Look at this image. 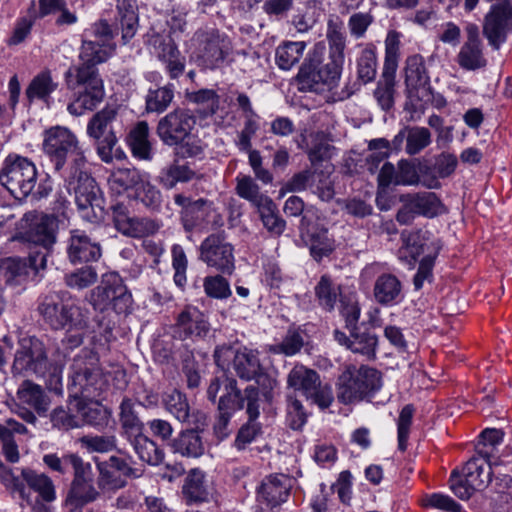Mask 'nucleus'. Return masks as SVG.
<instances>
[{"mask_svg": "<svg viewBox=\"0 0 512 512\" xmlns=\"http://www.w3.org/2000/svg\"><path fill=\"white\" fill-rule=\"evenodd\" d=\"M114 50L112 43L84 40L79 58L81 65L76 69V98L67 109L72 115H82L94 109L104 98V85L95 66L105 62Z\"/></svg>", "mask_w": 512, "mask_h": 512, "instance_id": "1", "label": "nucleus"}, {"mask_svg": "<svg viewBox=\"0 0 512 512\" xmlns=\"http://www.w3.org/2000/svg\"><path fill=\"white\" fill-rule=\"evenodd\" d=\"M196 118L189 111L175 109L162 117L156 133L168 146H177V154L183 158L202 154L203 145L195 135Z\"/></svg>", "mask_w": 512, "mask_h": 512, "instance_id": "2", "label": "nucleus"}, {"mask_svg": "<svg viewBox=\"0 0 512 512\" xmlns=\"http://www.w3.org/2000/svg\"><path fill=\"white\" fill-rule=\"evenodd\" d=\"M215 361L223 370L232 366L241 379H255L256 383L262 388L264 395H267L277 385L276 378L263 371L258 352L255 350L220 347L215 351Z\"/></svg>", "mask_w": 512, "mask_h": 512, "instance_id": "3", "label": "nucleus"}, {"mask_svg": "<svg viewBox=\"0 0 512 512\" xmlns=\"http://www.w3.org/2000/svg\"><path fill=\"white\" fill-rule=\"evenodd\" d=\"M403 245L399 249V259L413 268L417 258L423 255L417 274L414 277L416 289L422 288L424 282L431 277L434 259L439 250V245L427 232L415 231L404 233Z\"/></svg>", "mask_w": 512, "mask_h": 512, "instance_id": "4", "label": "nucleus"}, {"mask_svg": "<svg viewBox=\"0 0 512 512\" xmlns=\"http://www.w3.org/2000/svg\"><path fill=\"white\" fill-rule=\"evenodd\" d=\"M108 382V376L102 372L94 354L85 353L74 358L69 383L70 395L74 399L95 398Z\"/></svg>", "mask_w": 512, "mask_h": 512, "instance_id": "5", "label": "nucleus"}, {"mask_svg": "<svg viewBox=\"0 0 512 512\" xmlns=\"http://www.w3.org/2000/svg\"><path fill=\"white\" fill-rule=\"evenodd\" d=\"M0 182L15 198H25L36 186L37 168L27 157L9 154L2 164Z\"/></svg>", "mask_w": 512, "mask_h": 512, "instance_id": "6", "label": "nucleus"}, {"mask_svg": "<svg viewBox=\"0 0 512 512\" xmlns=\"http://www.w3.org/2000/svg\"><path fill=\"white\" fill-rule=\"evenodd\" d=\"M43 151L61 169L67 158H71L77 169H80L86 159L79 147L76 136L66 127L55 126L44 131Z\"/></svg>", "mask_w": 512, "mask_h": 512, "instance_id": "7", "label": "nucleus"}, {"mask_svg": "<svg viewBox=\"0 0 512 512\" xmlns=\"http://www.w3.org/2000/svg\"><path fill=\"white\" fill-rule=\"evenodd\" d=\"M381 387V377L377 370L362 366L348 367L339 377L338 399L344 404L363 400Z\"/></svg>", "mask_w": 512, "mask_h": 512, "instance_id": "8", "label": "nucleus"}, {"mask_svg": "<svg viewBox=\"0 0 512 512\" xmlns=\"http://www.w3.org/2000/svg\"><path fill=\"white\" fill-rule=\"evenodd\" d=\"M118 125V109L109 105L94 114L87 124V134L95 140L97 153L106 163L113 159L112 152L118 142Z\"/></svg>", "mask_w": 512, "mask_h": 512, "instance_id": "9", "label": "nucleus"}, {"mask_svg": "<svg viewBox=\"0 0 512 512\" xmlns=\"http://www.w3.org/2000/svg\"><path fill=\"white\" fill-rule=\"evenodd\" d=\"M67 189L75 195V201L83 219L97 222L103 219V199L94 179L80 170L67 182Z\"/></svg>", "mask_w": 512, "mask_h": 512, "instance_id": "10", "label": "nucleus"}, {"mask_svg": "<svg viewBox=\"0 0 512 512\" xmlns=\"http://www.w3.org/2000/svg\"><path fill=\"white\" fill-rule=\"evenodd\" d=\"M39 312L55 329L74 326L82 330L88 326L87 314L74 303L65 301L59 294L46 296L39 305Z\"/></svg>", "mask_w": 512, "mask_h": 512, "instance_id": "11", "label": "nucleus"}, {"mask_svg": "<svg viewBox=\"0 0 512 512\" xmlns=\"http://www.w3.org/2000/svg\"><path fill=\"white\" fill-rule=\"evenodd\" d=\"M89 302L95 310L101 312L112 309L117 313H125L131 306L132 297L117 274H108L91 292Z\"/></svg>", "mask_w": 512, "mask_h": 512, "instance_id": "12", "label": "nucleus"}, {"mask_svg": "<svg viewBox=\"0 0 512 512\" xmlns=\"http://www.w3.org/2000/svg\"><path fill=\"white\" fill-rule=\"evenodd\" d=\"M287 383L289 387L300 391L321 409L329 407L333 401L331 387L322 385L317 372L302 364L295 365L289 372Z\"/></svg>", "mask_w": 512, "mask_h": 512, "instance_id": "13", "label": "nucleus"}, {"mask_svg": "<svg viewBox=\"0 0 512 512\" xmlns=\"http://www.w3.org/2000/svg\"><path fill=\"white\" fill-rule=\"evenodd\" d=\"M49 368L44 344L35 337L22 338L13 361V374L45 376Z\"/></svg>", "mask_w": 512, "mask_h": 512, "instance_id": "14", "label": "nucleus"}, {"mask_svg": "<svg viewBox=\"0 0 512 512\" xmlns=\"http://www.w3.org/2000/svg\"><path fill=\"white\" fill-rule=\"evenodd\" d=\"M26 221L28 226L20 239L42 248L47 256L57 242L61 220L52 214L29 213L26 215Z\"/></svg>", "mask_w": 512, "mask_h": 512, "instance_id": "15", "label": "nucleus"}, {"mask_svg": "<svg viewBox=\"0 0 512 512\" xmlns=\"http://www.w3.org/2000/svg\"><path fill=\"white\" fill-rule=\"evenodd\" d=\"M400 33L389 31L385 39V60L383 67V82L378 85L374 95L383 109L393 105L395 74L400 57Z\"/></svg>", "mask_w": 512, "mask_h": 512, "instance_id": "16", "label": "nucleus"}, {"mask_svg": "<svg viewBox=\"0 0 512 512\" xmlns=\"http://www.w3.org/2000/svg\"><path fill=\"white\" fill-rule=\"evenodd\" d=\"M197 57L206 68L223 66L233 52L230 38L219 31L211 30L196 34Z\"/></svg>", "mask_w": 512, "mask_h": 512, "instance_id": "17", "label": "nucleus"}, {"mask_svg": "<svg viewBox=\"0 0 512 512\" xmlns=\"http://www.w3.org/2000/svg\"><path fill=\"white\" fill-rule=\"evenodd\" d=\"M96 466L99 472L97 484L103 492H115L126 485L128 478L140 476L123 457L111 456L108 460L97 461Z\"/></svg>", "mask_w": 512, "mask_h": 512, "instance_id": "18", "label": "nucleus"}, {"mask_svg": "<svg viewBox=\"0 0 512 512\" xmlns=\"http://www.w3.org/2000/svg\"><path fill=\"white\" fill-rule=\"evenodd\" d=\"M222 391L219 399L220 422L225 425L232 413L240 410L244 406V400L240 396L239 390L236 388V381L230 377H217L214 379L208 390V398L215 401L217 394Z\"/></svg>", "mask_w": 512, "mask_h": 512, "instance_id": "19", "label": "nucleus"}, {"mask_svg": "<svg viewBox=\"0 0 512 512\" xmlns=\"http://www.w3.org/2000/svg\"><path fill=\"white\" fill-rule=\"evenodd\" d=\"M200 258L208 266L230 273L234 268L232 246L218 235H210L201 244Z\"/></svg>", "mask_w": 512, "mask_h": 512, "instance_id": "20", "label": "nucleus"}, {"mask_svg": "<svg viewBox=\"0 0 512 512\" xmlns=\"http://www.w3.org/2000/svg\"><path fill=\"white\" fill-rule=\"evenodd\" d=\"M317 214L308 209L301 221V231L306 234L312 257L319 261L334 250V240L329 237L327 229L314 224Z\"/></svg>", "mask_w": 512, "mask_h": 512, "instance_id": "21", "label": "nucleus"}, {"mask_svg": "<svg viewBox=\"0 0 512 512\" xmlns=\"http://www.w3.org/2000/svg\"><path fill=\"white\" fill-rule=\"evenodd\" d=\"M512 27V6L499 4L491 8L485 18L483 33L489 43L498 48L504 42L508 30Z\"/></svg>", "mask_w": 512, "mask_h": 512, "instance_id": "22", "label": "nucleus"}, {"mask_svg": "<svg viewBox=\"0 0 512 512\" xmlns=\"http://www.w3.org/2000/svg\"><path fill=\"white\" fill-rule=\"evenodd\" d=\"M210 330L206 315L197 307L187 306L178 316L176 334L181 339H201Z\"/></svg>", "mask_w": 512, "mask_h": 512, "instance_id": "23", "label": "nucleus"}, {"mask_svg": "<svg viewBox=\"0 0 512 512\" xmlns=\"http://www.w3.org/2000/svg\"><path fill=\"white\" fill-rule=\"evenodd\" d=\"M292 486V479L284 474L267 476L260 484L257 499L268 507H275L285 502Z\"/></svg>", "mask_w": 512, "mask_h": 512, "instance_id": "24", "label": "nucleus"}, {"mask_svg": "<svg viewBox=\"0 0 512 512\" xmlns=\"http://www.w3.org/2000/svg\"><path fill=\"white\" fill-rule=\"evenodd\" d=\"M46 267V255H31L28 259L7 258L0 266V274H3L8 282L36 275L39 270Z\"/></svg>", "mask_w": 512, "mask_h": 512, "instance_id": "25", "label": "nucleus"}, {"mask_svg": "<svg viewBox=\"0 0 512 512\" xmlns=\"http://www.w3.org/2000/svg\"><path fill=\"white\" fill-rule=\"evenodd\" d=\"M430 78L420 55L407 58L405 63V84L410 97L420 98L427 92Z\"/></svg>", "mask_w": 512, "mask_h": 512, "instance_id": "26", "label": "nucleus"}, {"mask_svg": "<svg viewBox=\"0 0 512 512\" xmlns=\"http://www.w3.org/2000/svg\"><path fill=\"white\" fill-rule=\"evenodd\" d=\"M247 413L249 414V422L243 425L236 437L235 446L237 449H244L250 444L260 433V426L255 419L259 415V406L257 405L258 391L255 387L246 388Z\"/></svg>", "mask_w": 512, "mask_h": 512, "instance_id": "27", "label": "nucleus"}, {"mask_svg": "<svg viewBox=\"0 0 512 512\" xmlns=\"http://www.w3.org/2000/svg\"><path fill=\"white\" fill-rule=\"evenodd\" d=\"M101 255L100 247L85 232L73 230L68 244V256L71 262H89L97 260Z\"/></svg>", "mask_w": 512, "mask_h": 512, "instance_id": "28", "label": "nucleus"}, {"mask_svg": "<svg viewBox=\"0 0 512 512\" xmlns=\"http://www.w3.org/2000/svg\"><path fill=\"white\" fill-rule=\"evenodd\" d=\"M499 464L498 460H492L488 455L485 456L483 463L474 458L466 463L463 476L472 488L480 490L490 482L491 475L495 473Z\"/></svg>", "mask_w": 512, "mask_h": 512, "instance_id": "29", "label": "nucleus"}, {"mask_svg": "<svg viewBox=\"0 0 512 512\" xmlns=\"http://www.w3.org/2000/svg\"><path fill=\"white\" fill-rule=\"evenodd\" d=\"M58 82L50 70L36 74L25 89L29 102L42 101L49 104L51 95L57 90Z\"/></svg>", "mask_w": 512, "mask_h": 512, "instance_id": "30", "label": "nucleus"}, {"mask_svg": "<svg viewBox=\"0 0 512 512\" xmlns=\"http://www.w3.org/2000/svg\"><path fill=\"white\" fill-rule=\"evenodd\" d=\"M17 399L21 404L32 407L39 415L45 414L50 406V400L42 387L29 380L19 386Z\"/></svg>", "mask_w": 512, "mask_h": 512, "instance_id": "31", "label": "nucleus"}, {"mask_svg": "<svg viewBox=\"0 0 512 512\" xmlns=\"http://www.w3.org/2000/svg\"><path fill=\"white\" fill-rule=\"evenodd\" d=\"M174 453L184 457L197 458L204 453V444L201 436L195 430L181 432L171 443Z\"/></svg>", "mask_w": 512, "mask_h": 512, "instance_id": "32", "label": "nucleus"}, {"mask_svg": "<svg viewBox=\"0 0 512 512\" xmlns=\"http://www.w3.org/2000/svg\"><path fill=\"white\" fill-rule=\"evenodd\" d=\"M401 290V283L396 276L383 274L375 282L374 297L382 305H391L398 301Z\"/></svg>", "mask_w": 512, "mask_h": 512, "instance_id": "33", "label": "nucleus"}, {"mask_svg": "<svg viewBox=\"0 0 512 512\" xmlns=\"http://www.w3.org/2000/svg\"><path fill=\"white\" fill-rule=\"evenodd\" d=\"M306 43L303 41H288L279 45L275 52V61L282 70H290L303 56Z\"/></svg>", "mask_w": 512, "mask_h": 512, "instance_id": "34", "label": "nucleus"}, {"mask_svg": "<svg viewBox=\"0 0 512 512\" xmlns=\"http://www.w3.org/2000/svg\"><path fill=\"white\" fill-rule=\"evenodd\" d=\"M183 494L189 503H197L207 501L209 492L207 489L205 475L198 469L192 470L183 486Z\"/></svg>", "mask_w": 512, "mask_h": 512, "instance_id": "35", "label": "nucleus"}, {"mask_svg": "<svg viewBox=\"0 0 512 512\" xmlns=\"http://www.w3.org/2000/svg\"><path fill=\"white\" fill-rule=\"evenodd\" d=\"M149 126L147 122H139L130 132L129 145L135 157L141 160L151 159V144L148 140Z\"/></svg>", "mask_w": 512, "mask_h": 512, "instance_id": "36", "label": "nucleus"}, {"mask_svg": "<svg viewBox=\"0 0 512 512\" xmlns=\"http://www.w3.org/2000/svg\"><path fill=\"white\" fill-rule=\"evenodd\" d=\"M23 480L26 484L39 494L46 502L54 501L56 498L55 487L52 480L42 473H36L32 470L22 471Z\"/></svg>", "mask_w": 512, "mask_h": 512, "instance_id": "37", "label": "nucleus"}, {"mask_svg": "<svg viewBox=\"0 0 512 512\" xmlns=\"http://www.w3.org/2000/svg\"><path fill=\"white\" fill-rule=\"evenodd\" d=\"M143 176L136 169L116 168L109 177V185L113 191L120 194L129 189L135 190Z\"/></svg>", "mask_w": 512, "mask_h": 512, "instance_id": "38", "label": "nucleus"}, {"mask_svg": "<svg viewBox=\"0 0 512 512\" xmlns=\"http://www.w3.org/2000/svg\"><path fill=\"white\" fill-rule=\"evenodd\" d=\"M196 173L186 165L173 164L164 168L159 175V183L166 189L174 188L177 183L193 180Z\"/></svg>", "mask_w": 512, "mask_h": 512, "instance_id": "39", "label": "nucleus"}, {"mask_svg": "<svg viewBox=\"0 0 512 512\" xmlns=\"http://www.w3.org/2000/svg\"><path fill=\"white\" fill-rule=\"evenodd\" d=\"M457 62L465 70H476L486 64L481 45L465 42L457 55Z\"/></svg>", "mask_w": 512, "mask_h": 512, "instance_id": "40", "label": "nucleus"}, {"mask_svg": "<svg viewBox=\"0 0 512 512\" xmlns=\"http://www.w3.org/2000/svg\"><path fill=\"white\" fill-rule=\"evenodd\" d=\"M315 295L319 305L323 309L331 311L340 295V287L334 284L330 277L324 275L315 287Z\"/></svg>", "mask_w": 512, "mask_h": 512, "instance_id": "41", "label": "nucleus"}, {"mask_svg": "<svg viewBox=\"0 0 512 512\" xmlns=\"http://www.w3.org/2000/svg\"><path fill=\"white\" fill-rule=\"evenodd\" d=\"M98 491L92 482H83L80 484H72L66 505L71 508V512L89 502L94 501L98 497Z\"/></svg>", "mask_w": 512, "mask_h": 512, "instance_id": "42", "label": "nucleus"}, {"mask_svg": "<svg viewBox=\"0 0 512 512\" xmlns=\"http://www.w3.org/2000/svg\"><path fill=\"white\" fill-rule=\"evenodd\" d=\"M410 206L417 213L427 217L437 216L444 211L440 200L432 192L414 195L410 201Z\"/></svg>", "mask_w": 512, "mask_h": 512, "instance_id": "43", "label": "nucleus"}, {"mask_svg": "<svg viewBox=\"0 0 512 512\" xmlns=\"http://www.w3.org/2000/svg\"><path fill=\"white\" fill-rule=\"evenodd\" d=\"M78 414L81 416L85 424L99 426L106 420V415L97 401L93 398L75 399Z\"/></svg>", "mask_w": 512, "mask_h": 512, "instance_id": "44", "label": "nucleus"}, {"mask_svg": "<svg viewBox=\"0 0 512 512\" xmlns=\"http://www.w3.org/2000/svg\"><path fill=\"white\" fill-rule=\"evenodd\" d=\"M133 438L134 450L142 461L150 465H158L163 460V452L158 449L153 441L142 433Z\"/></svg>", "mask_w": 512, "mask_h": 512, "instance_id": "45", "label": "nucleus"}, {"mask_svg": "<svg viewBox=\"0 0 512 512\" xmlns=\"http://www.w3.org/2000/svg\"><path fill=\"white\" fill-rule=\"evenodd\" d=\"M165 409L177 420L185 422L189 417V405L186 397L177 390L166 392L162 397Z\"/></svg>", "mask_w": 512, "mask_h": 512, "instance_id": "46", "label": "nucleus"}, {"mask_svg": "<svg viewBox=\"0 0 512 512\" xmlns=\"http://www.w3.org/2000/svg\"><path fill=\"white\" fill-rule=\"evenodd\" d=\"M329 58L330 62L320 68L317 71V75L321 83L331 89L340 79L345 62V55L329 54Z\"/></svg>", "mask_w": 512, "mask_h": 512, "instance_id": "47", "label": "nucleus"}, {"mask_svg": "<svg viewBox=\"0 0 512 512\" xmlns=\"http://www.w3.org/2000/svg\"><path fill=\"white\" fill-rule=\"evenodd\" d=\"M120 421L122 428L129 438L139 436L142 433V423L134 411V404L129 399H124L120 405Z\"/></svg>", "mask_w": 512, "mask_h": 512, "instance_id": "48", "label": "nucleus"}, {"mask_svg": "<svg viewBox=\"0 0 512 512\" xmlns=\"http://www.w3.org/2000/svg\"><path fill=\"white\" fill-rule=\"evenodd\" d=\"M174 98L173 88L170 86L149 90L146 96V110L161 113L165 111Z\"/></svg>", "mask_w": 512, "mask_h": 512, "instance_id": "49", "label": "nucleus"}, {"mask_svg": "<svg viewBox=\"0 0 512 512\" xmlns=\"http://www.w3.org/2000/svg\"><path fill=\"white\" fill-rule=\"evenodd\" d=\"M406 141V152L414 155L430 144L431 134L427 128L413 127L407 130Z\"/></svg>", "mask_w": 512, "mask_h": 512, "instance_id": "50", "label": "nucleus"}, {"mask_svg": "<svg viewBox=\"0 0 512 512\" xmlns=\"http://www.w3.org/2000/svg\"><path fill=\"white\" fill-rule=\"evenodd\" d=\"M303 344L304 340L300 333L296 331H288L281 343L270 345L268 350L273 354L293 356L301 350Z\"/></svg>", "mask_w": 512, "mask_h": 512, "instance_id": "51", "label": "nucleus"}, {"mask_svg": "<svg viewBox=\"0 0 512 512\" xmlns=\"http://www.w3.org/2000/svg\"><path fill=\"white\" fill-rule=\"evenodd\" d=\"M236 193L239 197L249 201L252 205L256 204L260 198L265 195L260 193L259 186L250 176L239 175L236 178Z\"/></svg>", "mask_w": 512, "mask_h": 512, "instance_id": "52", "label": "nucleus"}, {"mask_svg": "<svg viewBox=\"0 0 512 512\" xmlns=\"http://www.w3.org/2000/svg\"><path fill=\"white\" fill-rule=\"evenodd\" d=\"M376 66L377 59L374 49H364L358 60L359 78L365 83L372 81L376 76Z\"/></svg>", "mask_w": 512, "mask_h": 512, "instance_id": "53", "label": "nucleus"}, {"mask_svg": "<svg viewBox=\"0 0 512 512\" xmlns=\"http://www.w3.org/2000/svg\"><path fill=\"white\" fill-rule=\"evenodd\" d=\"M326 36L329 43V54L344 55L346 39L342 31V24L330 20L328 22Z\"/></svg>", "mask_w": 512, "mask_h": 512, "instance_id": "54", "label": "nucleus"}, {"mask_svg": "<svg viewBox=\"0 0 512 512\" xmlns=\"http://www.w3.org/2000/svg\"><path fill=\"white\" fill-rule=\"evenodd\" d=\"M207 296L216 299H225L231 295L229 282L222 276H208L203 282Z\"/></svg>", "mask_w": 512, "mask_h": 512, "instance_id": "55", "label": "nucleus"}, {"mask_svg": "<svg viewBox=\"0 0 512 512\" xmlns=\"http://www.w3.org/2000/svg\"><path fill=\"white\" fill-rule=\"evenodd\" d=\"M134 191L135 197L138 200H140L145 206L156 207L160 204L161 193L154 185H152L146 179V176L142 177Z\"/></svg>", "mask_w": 512, "mask_h": 512, "instance_id": "56", "label": "nucleus"}, {"mask_svg": "<svg viewBox=\"0 0 512 512\" xmlns=\"http://www.w3.org/2000/svg\"><path fill=\"white\" fill-rule=\"evenodd\" d=\"M371 153L367 157L368 169L373 173L378 165L385 160L390 153V144L386 139L379 138L369 143Z\"/></svg>", "mask_w": 512, "mask_h": 512, "instance_id": "57", "label": "nucleus"}, {"mask_svg": "<svg viewBox=\"0 0 512 512\" xmlns=\"http://www.w3.org/2000/svg\"><path fill=\"white\" fill-rule=\"evenodd\" d=\"M160 57L166 62L167 70L172 78L178 77L184 70V61L174 44H167L162 49Z\"/></svg>", "mask_w": 512, "mask_h": 512, "instance_id": "58", "label": "nucleus"}, {"mask_svg": "<svg viewBox=\"0 0 512 512\" xmlns=\"http://www.w3.org/2000/svg\"><path fill=\"white\" fill-rule=\"evenodd\" d=\"M97 281V273L92 267H83L66 276V283L74 289H85Z\"/></svg>", "mask_w": 512, "mask_h": 512, "instance_id": "59", "label": "nucleus"}, {"mask_svg": "<svg viewBox=\"0 0 512 512\" xmlns=\"http://www.w3.org/2000/svg\"><path fill=\"white\" fill-rule=\"evenodd\" d=\"M376 344L377 339L374 335L363 333L352 335L348 348L354 353L371 357L375 354Z\"/></svg>", "mask_w": 512, "mask_h": 512, "instance_id": "60", "label": "nucleus"}, {"mask_svg": "<svg viewBox=\"0 0 512 512\" xmlns=\"http://www.w3.org/2000/svg\"><path fill=\"white\" fill-rule=\"evenodd\" d=\"M424 507L445 510L448 512H461L462 507L456 503L451 497L442 493H433L426 495L422 499Z\"/></svg>", "mask_w": 512, "mask_h": 512, "instance_id": "61", "label": "nucleus"}, {"mask_svg": "<svg viewBox=\"0 0 512 512\" xmlns=\"http://www.w3.org/2000/svg\"><path fill=\"white\" fill-rule=\"evenodd\" d=\"M65 462H69L74 469V480L72 484L92 482V468L89 463H84L83 460L75 454L66 455Z\"/></svg>", "mask_w": 512, "mask_h": 512, "instance_id": "62", "label": "nucleus"}, {"mask_svg": "<svg viewBox=\"0 0 512 512\" xmlns=\"http://www.w3.org/2000/svg\"><path fill=\"white\" fill-rule=\"evenodd\" d=\"M186 98L190 102L203 105L210 113H214L218 108V97L213 90L202 89L199 91L187 92Z\"/></svg>", "mask_w": 512, "mask_h": 512, "instance_id": "63", "label": "nucleus"}, {"mask_svg": "<svg viewBox=\"0 0 512 512\" xmlns=\"http://www.w3.org/2000/svg\"><path fill=\"white\" fill-rule=\"evenodd\" d=\"M373 22V16L370 13L367 12H358L354 13L350 16L348 20V28L350 31V34L359 39L362 38L368 27Z\"/></svg>", "mask_w": 512, "mask_h": 512, "instance_id": "64", "label": "nucleus"}]
</instances>
